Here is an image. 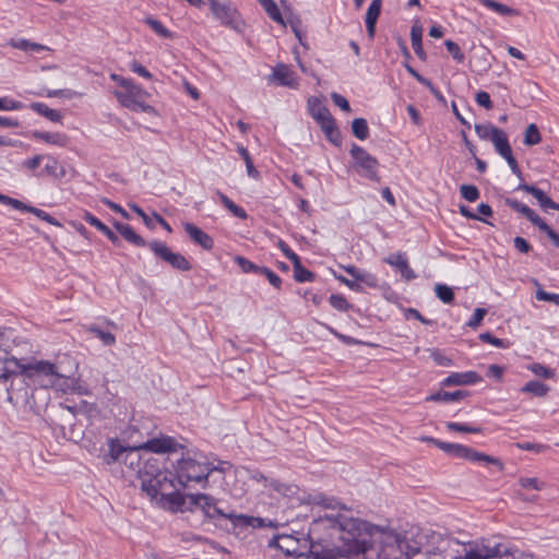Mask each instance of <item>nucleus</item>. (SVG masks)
I'll list each match as a JSON object with an SVG mask.
<instances>
[{"instance_id": "5", "label": "nucleus", "mask_w": 559, "mask_h": 559, "mask_svg": "<svg viewBox=\"0 0 559 559\" xmlns=\"http://www.w3.org/2000/svg\"><path fill=\"white\" fill-rule=\"evenodd\" d=\"M349 154L354 159L353 167L359 176L380 182V176L378 175L379 162L376 157L356 143L352 144Z\"/></svg>"}, {"instance_id": "1", "label": "nucleus", "mask_w": 559, "mask_h": 559, "mask_svg": "<svg viewBox=\"0 0 559 559\" xmlns=\"http://www.w3.org/2000/svg\"><path fill=\"white\" fill-rule=\"evenodd\" d=\"M314 526H324L337 536L342 545L330 547L320 542H311L308 558L310 559H366L371 547L370 538L374 526L369 522L344 514H325L313 521Z\"/></svg>"}, {"instance_id": "9", "label": "nucleus", "mask_w": 559, "mask_h": 559, "mask_svg": "<svg viewBox=\"0 0 559 559\" xmlns=\"http://www.w3.org/2000/svg\"><path fill=\"white\" fill-rule=\"evenodd\" d=\"M384 262L395 267L400 272L401 276L406 281H412L417 276L409 266L406 253L404 252L390 254L384 259Z\"/></svg>"}, {"instance_id": "24", "label": "nucleus", "mask_w": 559, "mask_h": 559, "mask_svg": "<svg viewBox=\"0 0 559 559\" xmlns=\"http://www.w3.org/2000/svg\"><path fill=\"white\" fill-rule=\"evenodd\" d=\"M485 8L504 16H518L520 12L516 9L508 7L507 4L500 3L496 0H478Z\"/></svg>"}, {"instance_id": "6", "label": "nucleus", "mask_w": 559, "mask_h": 559, "mask_svg": "<svg viewBox=\"0 0 559 559\" xmlns=\"http://www.w3.org/2000/svg\"><path fill=\"white\" fill-rule=\"evenodd\" d=\"M147 246L157 258L174 269L179 271H190L192 269L191 263L181 253L173 252L165 242L153 240Z\"/></svg>"}, {"instance_id": "18", "label": "nucleus", "mask_w": 559, "mask_h": 559, "mask_svg": "<svg viewBox=\"0 0 559 559\" xmlns=\"http://www.w3.org/2000/svg\"><path fill=\"white\" fill-rule=\"evenodd\" d=\"M273 78L282 86L293 88L298 86L294 72L284 63H280L273 69Z\"/></svg>"}, {"instance_id": "63", "label": "nucleus", "mask_w": 559, "mask_h": 559, "mask_svg": "<svg viewBox=\"0 0 559 559\" xmlns=\"http://www.w3.org/2000/svg\"><path fill=\"white\" fill-rule=\"evenodd\" d=\"M539 230L545 233L552 241L554 246L559 248V233L555 231L546 222L539 227Z\"/></svg>"}, {"instance_id": "8", "label": "nucleus", "mask_w": 559, "mask_h": 559, "mask_svg": "<svg viewBox=\"0 0 559 559\" xmlns=\"http://www.w3.org/2000/svg\"><path fill=\"white\" fill-rule=\"evenodd\" d=\"M213 15L225 26H234L238 11L228 1L207 0Z\"/></svg>"}, {"instance_id": "2", "label": "nucleus", "mask_w": 559, "mask_h": 559, "mask_svg": "<svg viewBox=\"0 0 559 559\" xmlns=\"http://www.w3.org/2000/svg\"><path fill=\"white\" fill-rule=\"evenodd\" d=\"M141 479V489L152 499L160 497L162 501L169 504L174 512H185L187 495L179 491L175 473L162 468L158 460L148 459L144 465L138 468Z\"/></svg>"}, {"instance_id": "17", "label": "nucleus", "mask_w": 559, "mask_h": 559, "mask_svg": "<svg viewBox=\"0 0 559 559\" xmlns=\"http://www.w3.org/2000/svg\"><path fill=\"white\" fill-rule=\"evenodd\" d=\"M126 452H128L127 447L120 444L117 439H109L108 451L102 455L103 463L111 465L116 462H122Z\"/></svg>"}, {"instance_id": "51", "label": "nucleus", "mask_w": 559, "mask_h": 559, "mask_svg": "<svg viewBox=\"0 0 559 559\" xmlns=\"http://www.w3.org/2000/svg\"><path fill=\"white\" fill-rule=\"evenodd\" d=\"M259 274L264 275L274 288L281 289L282 278L271 269L262 266Z\"/></svg>"}, {"instance_id": "47", "label": "nucleus", "mask_w": 559, "mask_h": 559, "mask_svg": "<svg viewBox=\"0 0 559 559\" xmlns=\"http://www.w3.org/2000/svg\"><path fill=\"white\" fill-rule=\"evenodd\" d=\"M528 369L537 377L544 378V379H551L555 377V370L539 364L534 362L532 364Z\"/></svg>"}, {"instance_id": "50", "label": "nucleus", "mask_w": 559, "mask_h": 559, "mask_svg": "<svg viewBox=\"0 0 559 559\" xmlns=\"http://www.w3.org/2000/svg\"><path fill=\"white\" fill-rule=\"evenodd\" d=\"M444 46L447 50L452 55L453 59L457 62H463L465 59L464 53L462 52L460 46L453 40H445Z\"/></svg>"}, {"instance_id": "16", "label": "nucleus", "mask_w": 559, "mask_h": 559, "mask_svg": "<svg viewBox=\"0 0 559 559\" xmlns=\"http://www.w3.org/2000/svg\"><path fill=\"white\" fill-rule=\"evenodd\" d=\"M382 8V0H372L369 8L367 9L365 23L367 28V34L370 39H373L376 34V25L377 21L380 16Z\"/></svg>"}, {"instance_id": "35", "label": "nucleus", "mask_w": 559, "mask_h": 559, "mask_svg": "<svg viewBox=\"0 0 559 559\" xmlns=\"http://www.w3.org/2000/svg\"><path fill=\"white\" fill-rule=\"evenodd\" d=\"M437 297L444 304H452L454 300L453 289L445 284H437L435 286Z\"/></svg>"}, {"instance_id": "4", "label": "nucleus", "mask_w": 559, "mask_h": 559, "mask_svg": "<svg viewBox=\"0 0 559 559\" xmlns=\"http://www.w3.org/2000/svg\"><path fill=\"white\" fill-rule=\"evenodd\" d=\"M212 472H214V467H210V462L206 460L200 461L195 457L188 456L178 461L175 475L177 483L186 487L191 481H206Z\"/></svg>"}, {"instance_id": "30", "label": "nucleus", "mask_w": 559, "mask_h": 559, "mask_svg": "<svg viewBox=\"0 0 559 559\" xmlns=\"http://www.w3.org/2000/svg\"><path fill=\"white\" fill-rule=\"evenodd\" d=\"M45 159L47 160V163L45 164L44 169L40 173L36 174V176L40 177L46 175L53 178H60L64 175L63 170L60 174H58L59 162L56 157L51 155H46Z\"/></svg>"}, {"instance_id": "45", "label": "nucleus", "mask_w": 559, "mask_h": 559, "mask_svg": "<svg viewBox=\"0 0 559 559\" xmlns=\"http://www.w3.org/2000/svg\"><path fill=\"white\" fill-rule=\"evenodd\" d=\"M25 212L36 215L38 218L47 222L50 225L61 226V224L55 217H52L49 213H47L38 207H35L33 205H27V209Z\"/></svg>"}, {"instance_id": "58", "label": "nucleus", "mask_w": 559, "mask_h": 559, "mask_svg": "<svg viewBox=\"0 0 559 559\" xmlns=\"http://www.w3.org/2000/svg\"><path fill=\"white\" fill-rule=\"evenodd\" d=\"M486 313H487L486 309L476 308L473 316L469 318V320L466 323L467 326L473 328V329L477 328L480 324V322L483 321Z\"/></svg>"}, {"instance_id": "15", "label": "nucleus", "mask_w": 559, "mask_h": 559, "mask_svg": "<svg viewBox=\"0 0 559 559\" xmlns=\"http://www.w3.org/2000/svg\"><path fill=\"white\" fill-rule=\"evenodd\" d=\"M504 203L511 207L513 211L521 213L525 216L533 225L536 227H540L545 221L539 217L535 211L528 207L526 204L521 203L520 201L511 198H507Z\"/></svg>"}, {"instance_id": "49", "label": "nucleus", "mask_w": 559, "mask_h": 559, "mask_svg": "<svg viewBox=\"0 0 559 559\" xmlns=\"http://www.w3.org/2000/svg\"><path fill=\"white\" fill-rule=\"evenodd\" d=\"M519 485L525 489L543 490L546 487L544 481L538 480L536 477H521Z\"/></svg>"}, {"instance_id": "52", "label": "nucleus", "mask_w": 559, "mask_h": 559, "mask_svg": "<svg viewBox=\"0 0 559 559\" xmlns=\"http://www.w3.org/2000/svg\"><path fill=\"white\" fill-rule=\"evenodd\" d=\"M516 448L524 451H533L535 453H542L549 449V445L534 442H518Z\"/></svg>"}, {"instance_id": "25", "label": "nucleus", "mask_w": 559, "mask_h": 559, "mask_svg": "<svg viewBox=\"0 0 559 559\" xmlns=\"http://www.w3.org/2000/svg\"><path fill=\"white\" fill-rule=\"evenodd\" d=\"M29 108L32 110H34L35 112H37L38 115L47 118L51 122H61V120H62V115L59 110L49 108L44 103H32L29 105Z\"/></svg>"}, {"instance_id": "20", "label": "nucleus", "mask_w": 559, "mask_h": 559, "mask_svg": "<svg viewBox=\"0 0 559 559\" xmlns=\"http://www.w3.org/2000/svg\"><path fill=\"white\" fill-rule=\"evenodd\" d=\"M114 227L128 242L136 247H145L147 245L143 237L136 234L130 225L114 222Z\"/></svg>"}, {"instance_id": "12", "label": "nucleus", "mask_w": 559, "mask_h": 559, "mask_svg": "<svg viewBox=\"0 0 559 559\" xmlns=\"http://www.w3.org/2000/svg\"><path fill=\"white\" fill-rule=\"evenodd\" d=\"M480 549L484 559H496L503 557H511L512 559H514V555L518 551L515 547L502 543H498L493 546L481 544Z\"/></svg>"}, {"instance_id": "62", "label": "nucleus", "mask_w": 559, "mask_h": 559, "mask_svg": "<svg viewBox=\"0 0 559 559\" xmlns=\"http://www.w3.org/2000/svg\"><path fill=\"white\" fill-rule=\"evenodd\" d=\"M132 111H142L148 115L156 114V109L153 106L146 104L145 99H136V102L134 103V107L132 108Z\"/></svg>"}, {"instance_id": "55", "label": "nucleus", "mask_w": 559, "mask_h": 559, "mask_svg": "<svg viewBox=\"0 0 559 559\" xmlns=\"http://www.w3.org/2000/svg\"><path fill=\"white\" fill-rule=\"evenodd\" d=\"M24 107L23 103L10 97L0 98V110H20Z\"/></svg>"}, {"instance_id": "11", "label": "nucleus", "mask_w": 559, "mask_h": 559, "mask_svg": "<svg viewBox=\"0 0 559 559\" xmlns=\"http://www.w3.org/2000/svg\"><path fill=\"white\" fill-rule=\"evenodd\" d=\"M483 380L476 371L453 372L441 381L442 386L469 385Z\"/></svg>"}, {"instance_id": "48", "label": "nucleus", "mask_w": 559, "mask_h": 559, "mask_svg": "<svg viewBox=\"0 0 559 559\" xmlns=\"http://www.w3.org/2000/svg\"><path fill=\"white\" fill-rule=\"evenodd\" d=\"M462 198L468 202H475L479 198V190L474 185H462L460 187Z\"/></svg>"}, {"instance_id": "22", "label": "nucleus", "mask_w": 559, "mask_h": 559, "mask_svg": "<svg viewBox=\"0 0 559 559\" xmlns=\"http://www.w3.org/2000/svg\"><path fill=\"white\" fill-rule=\"evenodd\" d=\"M423 26L419 24L418 21H416L412 28H411V40H412V46H413V49H414V52L416 53V56L425 61L426 58H427V55L423 48V41H421V38H423Z\"/></svg>"}, {"instance_id": "37", "label": "nucleus", "mask_w": 559, "mask_h": 559, "mask_svg": "<svg viewBox=\"0 0 559 559\" xmlns=\"http://www.w3.org/2000/svg\"><path fill=\"white\" fill-rule=\"evenodd\" d=\"M145 23L160 37L163 38H171V32L166 28L163 23L152 16L145 19Z\"/></svg>"}, {"instance_id": "26", "label": "nucleus", "mask_w": 559, "mask_h": 559, "mask_svg": "<svg viewBox=\"0 0 559 559\" xmlns=\"http://www.w3.org/2000/svg\"><path fill=\"white\" fill-rule=\"evenodd\" d=\"M550 388L546 385L545 383L537 381V380H531L525 385L521 388L522 393H528L536 397H545Z\"/></svg>"}, {"instance_id": "19", "label": "nucleus", "mask_w": 559, "mask_h": 559, "mask_svg": "<svg viewBox=\"0 0 559 559\" xmlns=\"http://www.w3.org/2000/svg\"><path fill=\"white\" fill-rule=\"evenodd\" d=\"M31 136L36 140H41L48 144L57 146H66L68 144V136L60 132H46V131H32Z\"/></svg>"}, {"instance_id": "13", "label": "nucleus", "mask_w": 559, "mask_h": 559, "mask_svg": "<svg viewBox=\"0 0 559 559\" xmlns=\"http://www.w3.org/2000/svg\"><path fill=\"white\" fill-rule=\"evenodd\" d=\"M177 441L171 437L154 438L146 441L141 448L153 453H167L177 450Z\"/></svg>"}, {"instance_id": "7", "label": "nucleus", "mask_w": 559, "mask_h": 559, "mask_svg": "<svg viewBox=\"0 0 559 559\" xmlns=\"http://www.w3.org/2000/svg\"><path fill=\"white\" fill-rule=\"evenodd\" d=\"M451 456L465 459V460H468L472 462L483 461V462L498 466V468L500 471H502L504 468L503 463L498 457L487 455L485 453L478 452L469 447H466V445H463L460 443L453 444Z\"/></svg>"}, {"instance_id": "14", "label": "nucleus", "mask_w": 559, "mask_h": 559, "mask_svg": "<svg viewBox=\"0 0 559 559\" xmlns=\"http://www.w3.org/2000/svg\"><path fill=\"white\" fill-rule=\"evenodd\" d=\"M186 233L189 235L191 240L201 246L205 250H211L214 247L213 238L206 234L204 230L199 228L192 223H186L183 225Z\"/></svg>"}, {"instance_id": "57", "label": "nucleus", "mask_w": 559, "mask_h": 559, "mask_svg": "<svg viewBox=\"0 0 559 559\" xmlns=\"http://www.w3.org/2000/svg\"><path fill=\"white\" fill-rule=\"evenodd\" d=\"M475 100L476 103L480 106V107H484L486 108L487 110L489 109H492L493 108V104L490 99V95L485 92V91H479L476 93V96H475Z\"/></svg>"}, {"instance_id": "3", "label": "nucleus", "mask_w": 559, "mask_h": 559, "mask_svg": "<svg viewBox=\"0 0 559 559\" xmlns=\"http://www.w3.org/2000/svg\"><path fill=\"white\" fill-rule=\"evenodd\" d=\"M194 509H201L204 516H206L210 520H229L235 528H262L266 526H277L272 521H266L263 518L247 514H236L234 511H227L218 506L217 499L206 493L187 495V503L185 511H193Z\"/></svg>"}, {"instance_id": "59", "label": "nucleus", "mask_w": 559, "mask_h": 559, "mask_svg": "<svg viewBox=\"0 0 559 559\" xmlns=\"http://www.w3.org/2000/svg\"><path fill=\"white\" fill-rule=\"evenodd\" d=\"M454 559H484L480 545L471 547L463 556H456Z\"/></svg>"}, {"instance_id": "36", "label": "nucleus", "mask_w": 559, "mask_h": 559, "mask_svg": "<svg viewBox=\"0 0 559 559\" xmlns=\"http://www.w3.org/2000/svg\"><path fill=\"white\" fill-rule=\"evenodd\" d=\"M114 95L123 107L132 110L136 98L128 88H124V91H115Z\"/></svg>"}, {"instance_id": "31", "label": "nucleus", "mask_w": 559, "mask_h": 559, "mask_svg": "<svg viewBox=\"0 0 559 559\" xmlns=\"http://www.w3.org/2000/svg\"><path fill=\"white\" fill-rule=\"evenodd\" d=\"M217 195L222 202V204L233 213V215L240 219H246L248 217L247 212L241 206L235 204L226 194L222 192H217Z\"/></svg>"}, {"instance_id": "40", "label": "nucleus", "mask_w": 559, "mask_h": 559, "mask_svg": "<svg viewBox=\"0 0 559 559\" xmlns=\"http://www.w3.org/2000/svg\"><path fill=\"white\" fill-rule=\"evenodd\" d=\"M445 426L450 431H455V432L480 433L483 431L481 427H474V426H469L467 424H461V423H455V421H449V423H447Z\"/></svg>"}, {"instance_id": "54", "label": "nucleus", "mask_w": 559, "mask_h": 559, "mask_svg": "<svg viewBox=\"0 0 559 559\" xmlns=\"http://www.w3.org/2000/svg\"><path fill=\"white\" fill-rule=\"evenodd\" d=\"M281 542H282V535H275L269 540L267 546L270 548H277V549L282 550L286 556H294L295 549L285 547L284 545H282Z\"/></svg>"}, {"instance_id": "27", "label": "nucleus", "mask_w": 559, "mask_h": 559, "mask_svg": "<svg viewBox=\"0 0 559 559\" xmlns=\"http://www.w3.org/2000/svg\"><path fill=\"white\" fill-rule=\"evenodd\" d=\"M309 107L311 116L318 123H321L324 120L332 117L330 110L325 106H323L317 98L309 99Z\"/></svg>"}, {"instance_id": "28", "label": "nucleus", "mask_w": 559, "mask_h": 559, "mask_svg": "<svg viewBox=\"0 0 559 559\" xmlns=\"http://www.w3.org/2000/svg\"><path fill=\"white\" fill-rule=\"evenodd\" d=\"M491 142L497 153L502 157L509 155L512 152L507 133L503 130H500V132L496 134Z\"/></svg>"}, {"instance_id": "53", "label": "nucleus", "mask_w": 559, "mask_h": 559, "mask_svg": "<svg viewBox=\"0 0 559 559\" xmlns=\"http://www.w3.org/2000/svg\"><path fill=\"white\" fill-rule=\"evenodd\" d=\"M266 487H270L274 489L275 491L288 496L290 493H294V487L290 485L282 484L278 480L271 479L267 484H265Z\"/></svg>"}, {"instance_id": "39", "label": "nucleus", "mask_w": 559, "mask_h": 559, "mask_svg": "<svg viewBox=\"0 0 559 559\" xmlns=\"http://www.w3.org/2000/svg\"><path fill=\"white\" fill-rule=\"evenodd\" d=\"M263 9L274 22L283 26L286 25L283 15L274 0H270L269 2H266V4L263 5Z\"/></svg>"}, {"instance_id": "32", "label": "nucleus", "mask_w": 559, "mask_h": 559, "mask_svg": "<svg viewBox=\"0 0 559 559\" xmlns=\"http://www.w3.org/2000/svg\"><path fill=\"white\" fill-rule=\"evenodd\" d=\"M86 331L94 334V336L99 338L102 343L106 346H111L116 343V336L112 333L102 330L96 324L88 325L86 328Z\"/></svg>"}, {"instance_id": "34", "label": "nucleus", "mask_w": 559, "mask_h": 559, "mask_svg": "<svg viewBox=\"0 0 559 559\" xmlns=\"http://www.w3.org/2000/svg\"><path fill=\"white\" fill-rule=\"evenodd\" d=\"M501 129L490 124H476L475 126V132L481 140H490L496 136L500 132Z\"/></svg>"}, {"instance_id": "33", "label": "nucleus", "mask_w": 559, "mask_h": 559, "mask_svg": "<svg viewBox=\"0 0 559 559\" xmlns=\"http://www.w3.org/2000/svg\"><path fill=\"white\" fill-rule=\"evenodd\" d=\"M352 132L358 140H366L369 136V127L364 118H355L352 122Z\"/></svg>"}, {"instance_id": "56", "label": "nucleus", "mask_w": 559, "mask_h": 559, "mask_svg": "<svg viewBox=\"0 0 559 559\" xmlns=\"http://www.w3.org/2000/svg\"><path fill=\"white\" fill-rule=\"evenodd\" d=\"M45 158L46 155H35L32 158L25 159L22 163V166L27 170L32 171L36 176L35 170L41 164V162L45 160Z\"/></svg>"}, {"instance_id": "38", "label": "nucleus", "mask_w": 559, "mask_h": 559, "mask_svg": "<svg viewBox=\"0 0 559 559\" xmlns=\"http://www.w3.org/2000/svg\"><path fill=\"white\" fill-rule=\"evenodd\" d=\"M540 141H542V136H540L537 126L534 123H531L525 130L524 144L532 146V145L538 144Z\"/></svg>"}, {"instance_id": "60", "label": "nucleus", "mask_w": 559, "mask_h": 559, "mask_svg": "<svg viewBox=\"0 0 559 559\" xmlns=\"http://www.w3.org/2000/svg\"><path fill=\"white\" fill-rule=\"evenodd\" d=\"M536 298L538 300L554 302L559 306V294L548 293L540 288L536 292Z\"/></svg>"}, {"instance_id": "42", "label": "nucleus", "mask_w": 559, "mask_h": 559, "mask_svg": "<svg viewBox=\"0 0 559 559\" xmlns=\"http://www.w3.org/2000/svg\"><path fill=\"white\" fill-rule=\"evenodd\" d=\"M128 452L123 454L122 463L129 465L131 468L135 466L140 468V454L138 452V448L127 447Z\"/></svg>"}, {"instance_id": "10", "label": "nucleus", "mask_w": 559, "mask_h": 559, "mask_svg": "<svg viewBox=\"0 0 559 559\" xmlns=\"http://www.w3.org/2000/svg\"><path fill=\"white\" fill-rule=\"evenodd\" d=\"M342 269L349 274L355 282L359 283L362 287L366 286L368 288H378L379 287V281L378 277L367 271L360 270L356 267L355 265H342Z\"/></svg>"}, {"instance_id": "43", "label": "nucleus", "mask_w": 559, "mask_h": 559, "mask_svg": "<svg viewBox=\"0 0 559 559\" xmlns=\"http://www.w3.org/2000/svg\"><path fill=\"white\" fill-rule=\"evenodd\" d=\"M238 152L246 163L248 175L250 177L257 179L259 177V171L255 169V167L253 165V162L249 154V151L246 147L240 146V147H238Z\"/></svg>"}, {"instance_id": "61", "label": "nucleus", "mask_w": 559, "mask_h": 559, "mask_svg": "<svg viewBox=\"0 0 559 559\" xmlns=\"http://www.w3.org/2000/svg\"><path fill=\"white\" fill-rule=\"evenodd\" d=\"M514 248L521 253H528L532 250L531 243L523 237L516 236L513 239Z\"/></svg>"}, {"instance_id": "21", "label": "nucleus", "mask_w": 559, "mask_h": 559, "mask_svg": "<svg viewBox=\"0 0 559 559\" xmlns=\"http://www.w3.org/2000/svg\"><path fill=\"white\" fill-rule=\"evenodd\" d=\"M322 131L324 132L326 139L335 146H341L342 144V134L338 130L335 119L330 117L323 122L319 123Z\"/></svg>"}, {"instance_id": "46", "label": "nucleus", "mask_w": 559, "mask_h": 559, "mask_svg": "<svg viewBox=\"0 0 559 559\" xmlns=\"http://www.w3.org/2000/svg\"><path fill=\"white\" fill-rule=\"evenodd\" d=\"M516 190H523V191L532 194L538 201V203H540L545 198H547V194L534 185L521 182L516 187Z\"/></svg>"}, {"instance_id": "64", "label": "nucleus", "mask_w": 559, "mask_h": 559, "mask_svg": "<svg viewBox=\"0 0 559 559\" xmlns=\"http://www.w3.org/2000/svg\"><path fill=\"white\" fill-rule=\"evenodd\" d=\"M32 43L31 40L28 39H25V38H12L10 41H9V45L15 49H19V50H23V51H29V47L32 46Z\"/></svg>"}, {"instance_id": "29", "label": "nucleus", "mask_w": 559, "mask_h": 559, "mask_svg": "<svg viewBox=\"0 0 559 559\" xmlns=\"http://www.w3.org/2000/svg\"><path fill=\"white\" fill-rule=\"evenodd\" d=\"M293 269L294 278L298 283L312 282L316 277L313 272L302 266L300 258L293 262Z\"/></svg>"}, {"instance_id": "41", "label": "nucleus", "mask_w": 559, "mask_h": 559, "mask_svg": "<svg viewBox=\"0 0 559 559\" xmlns=\"http://www.w3.org/2000/svg\"><path fill=\"white\" fill-rule=\"evenodd\" d=\"M234 260L243 273L259 274L260 270L262 267V266L254 264L253 262H251L250 260H248L247 258L241 257V255H236Z\"/></svg>"}, {"instance_id": "23", "label": "nucleus", "mask_w": 559, "mask_h": 559, "mask_svg": "<svg viewBox=\"0 0 559 559\" xmlns=\"http://www.w3.org/2000/svg\"><path fill=\"white\" fill-rule=\"evenodd\" d=\"M469 395V392L466 390H457L454 392L439 391L433 394H430L426 401L433 402H454L465 399Z\"/></svg>"}, {"instance_id": "44", "label": "nucleus", "mask_w": 559, "mask_h": 559, "mask_svg": "<svg viewBox=\"0 0 559 559\" xmlns=\"http://www.w3.org/2000/svg\"><path fill=\"white\" fill-rule=\"evenodd\" d=\"M329 302L338 311H347L352 308V305L346 300V298L340 294H332L329 297Z\"/></svg>"}]
</instances>
